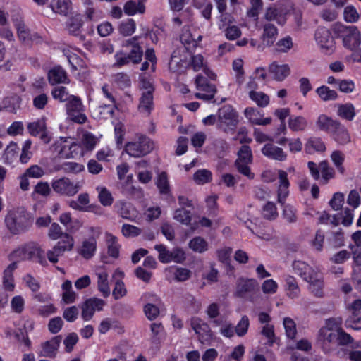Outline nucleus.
<instances>
[{
	"mask_svg": "<svg viewBox=\"0 0 361 361\" xmlns=\"http://www.w3.org/2000/svg\"><path fill=\"white\" fill-rule=\"evenodd\" d=\"M342 323L343 321L340 317L325 320L317 335V340L324 348L329 344L344 345L352 342L351 336L343 330Z\"/></svg>",
	"mask_w": 361,
	"mask_h": 361,
	"instance_id": "nucleus-1",
	"label": "nucleus"
},
{
	"mask_svg": "<svg viewBox=\"0 0 361 361\" xmlns=\"http://www.w3.org/2000/svg\"><path fill=\"white\" fill-rule=\"evenodd\" d=\"M101 234L100 227H88L86 230V235L82 238L76 248L78 255L85 260L93 258L97 251V240Z\"/></svg>",
	"mask_w": 361,
	"mask_h": 361,
	"instance_id": "nucleus-2",
	"label": "nucleus"
},
{
	"mask_svg": "<svg viewBox=\"0 0 361 361\" xmlns=\"http://www.w3.org/2000/svg\"><path fill=\"white\" fill-rule=\"evenodd\" d=\"M154 142L143 135H136L125 145V152L133 157H143L152 151Z\"/></svg>",
	"mask_w": 361,
	"mask_h": 361,
	"instance_id": "nucleus-3",
	"label": "nucleus"
},
{
	"mask_svg": "<svg viewBox=\"0 0 361 361\" xmlns=\"http://www.w3.org/2000/svg\"><path fill=\"white\" fill-rule=\"evenodd\" d=\"M140 90L141 92V96L138 109L141 113L149 115L154 107L153 92L154 87L152 80L144 76L141 77Z\"/></svg>",
	"mask_w": 361,
	"mask_h": 361,
	"instance_id": "nucleus-4",
	"label": "nucleus"
},
{
	"mask_svg": "<svg viewBox=\"0 0 361 361\" xmlns=\"http://www.w3.org/2000/svg\"><path fill=\"white\" fill-rule=\"evenodd\" d=\"M42 253L43 251L37 244L29 243L14 250L10 254V257L11 259L20 262L32 259L34 256L37 255L38 262L41 264H45L47 262L45 259L41 256Z\"/></svg>",
	"mask_w": 361,
	"mask_h": 361,
	"instance_id": "nucleus-5",
	"label": "nucleus"
},
{
	"mask_svg": "<svg viewBox=\"0 0 361 361\" xmlns=\"http://www.w3.org/2000/svg\"><path fill=\"white\" fill-rule=\"evenodd\" d=\"M339 36L343 46L348 50L355 51L361 45V31L356 26L341 27Z\"/></svg>",
	"mask_w": 361,
	"mask_h": 361,
	"instance_id": "nucleus-6",
	"label": "nucleus"
},
{
	"mask_svg": "<svg viewBox=\"0 0 361 361\" xmlns=\"http://www.w3.org/2000/svg\"><path fill=\"white\" fill-rule=\"evenodd\" d=\"M314 38L322 54L331 55L335 51L336 41L329 29L324 27L317 28Z\"/></svg>",
	"mask_w": 361,
	"mask_h": 361,
	"instance_id": "nucleus-7",
	"label": "nucleus"
},
{
	"mask_svg": "<svg viewBox=\"0 0 361 361\" xmlns=\"http://www.w3.org/2000/svg\"><path fill=\"white\" fill-rule=\"evenodd\" d=\"M67 118L76 123L83 124L87 120L85 108L81 100L77 97H71L66 104Z\"/></svg>",
	"mask_w": 361,
	"mask_h": 361,
	"instance_id": "nucleus-8",
	"label": "nucleus"
},
{
	"mask_svg": "<svg viewBox=\"0 0 361 361\" xmlns=\"http://www.w3.org/2000/svg\"><path fill=\"white\" fill-rule=\"evenodd\" d=\"M252 161L251 149L247 145H243L238 153V159L235 161V166L238 171L249 179H253L255 175L250 171V164Z\"/></svg>",
	"mask_w": 361,
	"mask_h": 361,
	"instance_id": "nucleus-9",
	"label": "nucleus"
},
{
	"mask_svg": "<svg viewBox=\"0 0 361 361\" xmlns=\"http://www.w3.org/2000/svg\"><path fill=\"white\" fill-rule=\"evenodd\" d=\"M154 248L159 253L158 259L162 263H182L185 259V253L182 249L175 248L170 251L164 245H157Z\"/></svg>",
	"mask_w": 361,
	"mask_h": 361,
	"instance_id": "nucleus-10",
	"label": "nucleus"
},
{
	"mask_svg": "<svg viewBox=\"0 0 361 361\" xmlns=\"http://www.w3.org/2000/svg\"><path fill=\"white\" fill-rule=\"evenodd\" d=\"M51 187L55 192L68 197L75 195L80 188L78 184H75L66 177L54 179L51 181Z\"/></svg>",
	"mask_w": 361,
	"mask_h": 361,
	"instance_id": "nucleus-11",
	"label": "nucleus"
},
{
	"mask_svg": "<svg viewBox=\"0 0 361 361\" xmlns=\"http://www.w3.org/2000/svg\"><path fill=\"white\" fill-rule=\"evenodd\" d=\"M94 274L96 277L97 290L104 297H108L111 293V288L107 268L104 265L97 266L94 269Z\"/></svg>",
	"mask_w": 361,
	"mask_h": 361,
	"instance_id": "nucleus-12",
	"label": "nucleus"
},
{
	"mask_svg": "<svg viewBox=\"0 0 361 361\" xmlns=\"http://www.w3.org/2000/svg\"><path fill=\"white\" fill-rule=\"evenodd\" d=\"M24 215L17 211H10L5 217V224L9 232L13 235L25 231Z\"/></svg>",
	"mask_w": 361,
	"mask_h": 361,
	"instance_id": "nucleus-13",
	"label": "nucleus"
},
{
	"mask_svg": "<svg viewBox=\"0 0 361 361\" xmlns=\"http://www.w3.org/2000/svg\"><path fill=\"white\" fill-rule=\"evenodd\" d=\"M196 88L199 91L195 93L196 98L204 101H209L214 98L216 93V87L214 85H210L207 80L201 75H197L195 81Z\"/></svg>",
	"mask_w": 361,
	"mask_h": 361,
	"instance_id": "nucleus-14",
	"label": "nucleus"
},
{
	"mask_svg": "<svg viewBox=\"0 0 361 361\" xmlns=\"http://www.w3.org/2000/svg\"><path fill=\"white\" fill-rule=\"evenodd\" d=\"M238 122L236 111L230 106H224L219 111L217 126L226 130L227 128L234 126Z\"/></svg>",
	"mask_w": 361,
	"mask_h": 361,
	"instance_id": "nucleus-15",
	"label": "nucleus"
},
{
	"mask_svg": "<svg viewBox=\"0 0 361 361\" xmlns=\"http://www.w3.org/2000/svg\"><path fill=\"white\" fill-rule=\"evenodd\" d=\"M287 9L281 4H274L268 7L264 13V18L267 21H276L279 25H283L287 20Z\"/></svg>",
	"mask_w": 361,
	"mask_h": 361,
	"instance_id": "nucleus-16",
	"label": "nucleus"
},
{
	"mask_svg": "<svg viewBox=\"0 0 361 361\" xmlns=\"http://www.w3.org/2000/svg\"><path fill=\"white\" fill-rule=\"evenodd\" d=\"M105 305V302L99 298H92L87 300L81 306L82 318L89 321L93 317L95 311H101Z\"/></svg>",
	"mask_w": 361,
	"mask_h": 361,
	"instance_id": "nucleus-17",
	"label": "nucleus"
},
{
	"mask_svg": "<svg viewBox=\"0 0 361 361\" xmlns=\"http://www.w3.org/2000/svg\"><path fill=\"white\" fill-rule=\"evenodd\" d=\"M192 329L198 336L202 343L207 342L212 340V333L209 325L198 317H193L190 320Z\"/></svg>",
	"mask_w": 361,
	"mask_h": 361,
	"instance_id": "nucleus-18",
	"label": "nucleus"
},
{
	"mask_svg": "<svg viewBox=\"0 0 361 361\" xmlns=\"http://www.w3.org/2000/svg\"><path fill=\"white\" fill-rule=\"evenodd\" d=\"M244 115L248 121L253 125L268 126L272 122L271 117H264L262 111L255 107H247Z\"/></svg>",
	"mask_w": 361,
	"mask_h": 361,
	"instance_id": "nucleus-19",
	"label": "nucleus"
},
{
	"mask_svg": "<svg viewBox=\"0 0 361 361\" xmlns=\"http://www.w3.org/2000/svg\"><path fill=\"white\" fill-rule=\"evenodd\" d=\"M72 143V138L70 137H60L51 146V150L53 153L56 154L62 158H70V148Z\"/></svg>",
	"mask_w": 361,
	"mask_h": 361,
	"instance_id": "nucleus-20",
	"label": "nucleus"
},
{
	"mask_svg": "<svg viewBox=\"0 0 361 361\" xmlns=\"http://www.w3.org/2000/svg\"><path fill=\"white\" fill-rule=\"evenodd\" d=\"M190 66L195 71H202L208 78L215 80L216 75L209 69L207 60L202 54H196L191 57Z\"/></svg>",
	"mask_w": 361,
	"mask_h": 361,
	"instance_id": "nucleus-21",
	"label": "nucleus"
},
{
	"mask_svg": "<svg viewBox=\"0 0 361 361\" xmlns=\"http://www.w3.org/2000/svg\"><path fill=\"white\" fill-rule=\"evenodd\" d=\"M63 53L73 69L78 70L85 66V63L82 57V54L80 50L70 47L64 49Z\"/></svg>",
	"mask_w": 361,
	"mask_h": 361,
	"instance_id": "nucleus-22",
	"label": "nucleus"
},
{
	"mask_svg": "<svg viewBox=\"0 0 361 361\" xmlns=\"http://www.w3.org/2000/svg\"><path fill=\"white\" fill-rule=\"evenodd\" d=\"M279 185L277 189V197L279 203L283 204L286 197L288 196V188L290 183L288 179V174L283 170L278 171Z\"/></svg>",
	"mask_w": 361,
	"mask_h": 361,
	"instance_id": "nucleus-23",
	"label": "nucleus"
},
{
	"mask_svg": "<svg viewBox=\"0 0 361 361\" xmlns=\"http://www.w3.org/2000/svg\"><path fill=\"white\" fill-rule=\"evenodd\" d=\"M262 153L267 157L279 161H284L287 159V153L281 147L267 143L262 149Z\"/></svg>",
	"mask_w": 361,
	"mask_h": 361,
	"instance_id": "nucleus-24",
	"label": "nucleus"
},
{
	"mask_svg": "<svg viewBox=\"0 0 361 361\" xmlns=\"http://www.w3.org/2000/svg\"><path fill=\"white\" fill-rule=\"evenodd\" d=\"M269 72L272 75L274 80L283 81L290 75V68L286 63H280L274 61L269 66Z\"/></svg>",
	"mask_w": 361,
	"mask_h": 361,
	"instance_id": "nucleus-25",
	"label": "nucleus"
},
{
	"mask_svg": "<svg viewBox=\"0 0 361 361\" xmlns=\"http://www.w3.org/2000/svg\"><path fill=\"white\" fill-rule=\"evenodd\" d=\"M284 282L283 289L287 298L290 300L298 299L301 295V290L297 280L291 276H287Z\"/></svg>",
	"mask_w": 361,
	"mask_h": 361,
	"instance_id": "nucleus-26",
	"label": "nucleus"
},
{
	"mask_svg": "<svg viewBox=\"0 0 361 361\" xmlns=\"http://www.w3.org/2000/svg\"><path fill=\"white\" fill-rule=\"evenodd\" d=\"M313 275L306 281L309 283V289L312 293L317 297H322L324 295L323 276L320 271L313 273Z\"/></svg>",
	"mask_w": 361,
	"mask_h": 361,
	"instance_id": "nucleus-27",
	"label": "nucleus"
},
{
	"mask_svg": "<svg viewBox=\"0 0 361 361\" xmlns=\"http://www.w3.org/2000/svg\"><path fill=\"white\" fill-rule=\"evenodd\" d=\"M278 36V29L271 23H266L263 26V32L261 36L262 45L270 47L274 44Z\"/></svg>",
	"mask_w": 361,
	"mask_h": 361,
	"instance_id": "nucleus-28",
	"label": "nucleus"
},
{
	"mask_svg": "<svg viewBox=\"0 0 361 361\" xmlns=\"http://www.w3.org/2000/svg\"><path fill=\"white\" fill-rule=\"evenodd\" d=\"M193 31H195V29L190 27H184L182 30L180 39L186 49L197 47L198 42L201 41L202 39L200 35H199L196 39L192 34Z\"/></svg>",
	"mask_w": 361,
	"mask_h": 361,
	"instance_id": "nucleus-29",
	"label": "nucleus"
},
{
	"mask_svg": "<svg viewBox=\"0 0 361 361\" xmlns=\"http://www.w3.org/2000/svg\"><path fill=\"white\" fill-rule=\"evenodd\" d=\"M17 268L16 262L11 263L3 272V286L6 290L13 292L16 285L13 277V272Z\"/></svg>",
	"mask_w": 361,
	"mask_h": 361,
	"instance_id": "nucleus-30",
	"label": "nucleus"
},
{
	"mask_svg": "<svg viewBox=\"0 0 361 361\" xmlns=\"http://www.w3.org/2000/svg\"><path fill=\"white\" fill-rule=\"evenodd\" d=\"M68 204L71 208L77 211H92V209H91V207L89 205L90 197L87 193H81L80 195H78L76 200H69Z\"/></svg>",
	"mask_w": 361,
	"mask_h": 361,
	"instance_id": "nucleus-31",
	"label": "nucleus"
},
{
	"mask_svg": "<svg viewBox=\"0 0 361 361\" xmlns=\"http://www.w3.org/2000/svg\"><path fill=\"white\" fill-rule=\"evenodd\" d=\"M149 165L147 160H140L136 163L137 176L141 183L147 184L152 179V173L147 169Z\"/></svg>",
	"mask_w": 361,
	"mask_h": 361,
	"instance_id": "nucleus-32",
	"label": "nucleus"
},
{
	"mask_svg": "<svg viewBox=\"0 0 361 361\" xmlns=\"http://www.w3.org/2000/svg\"><path fill=\"white\" fill-rule=\"evenodd\" d=\"M337 116L342 119L349 121H353L356 116L355 107L351 102L344 104H336Z\"/></svg>",
	"mask_w": 361,
	"mask_h": 361,
	"instance_id": "nucleus-33",
	"label": "nucleus"
},
{
	"mask_svg": "<svg viewBox=\"0 0 361 361\" xmlns=\"http://www.w3.org/2000/svg\"><path fill=\"white\" fill-rule=\"evenodd\" d=\"M295 272L298 274L305 281L313 274L319 271L317 269L313 268L302 261H295L293 264Z\"/></svg>",
	"mask_w": 361,
	"mask_h": 361,
	"instance_id": "nucleus-34",
	"label": "nucleus"
},
{
	"mask_svg": "<svg viewBox=\"0 0 361 361\" xmlns=\"http://www.w3.org/2000/svg\"><path fill=\"white\" fill-rule=\"evenodd\" d=\"M105 241L108 255L113 259H118L121 249V245L118 241V238L110 233H106Z\"/></svg>",
	"mask_w": 361,
	"mask_h": 361,
	"instance_id": "nucleus-35",
	"label": "nucleus"
},
{
	"mask_svg": "<svg viewBox=\"0 0 361 361\" xmlns=\"http://www.w3.org/2000/svg\"><path fill=\"white\" fill-rule=\"evenodd\" d=\"M61 341L60 336H56L50 341L43 343L42 344L41 355L49 357H55L60 346Z\"/></svg>",
	"mask_w": 361,
	"mask_h": 361,
	"instance_id": "nucleus-36",
	"label": "nucleus"
},
{
	"mask_svg": "<svg viewBox=\"0 0 361 361\" xmlns=\"http://www.w3.org/2000/svg\"><path fill=\"white\" fill-rule=\"evenodd\" d=\"M61 302L68 305L74 303L77 298V293L73 290L72 283L69 280H66L61 284Z\"/></svg>",
	"mask_w": 361,
	"mask_h": 361,
	"instance_id": "nucleus-37",
	"label": "nucleus"
},
{
	"mask_svg": "<svg viewBox=\"0 0 361 361\" xmlns=\"http://www.w3.org/2000/svg\"><path fill=\"white\" fill-rule=\"evenodd\" d=\"M59 221L72 233L78 231L82 226V222L79 220L73 219L72 214L69 212L62 213L59 216Z\"/></svg>",
	"mask_w": 361,
	"mask_h": 361,
	"instance_id": "nucleus-38",
	"label": "nucleus"
},
{
	"mask_svg": "<svg viewBox=\"0 0 361 361\" xmlns=\"http://www.w3.org/2000/svg\"><path fill=\"white\" fill-rule=\"evenodd\" d=\"M185 53L183 51L180 54V51H175L169 62V68L172 71H180L183 68H185L188 65L186 61Z\"/></svg>",
	"mask_w": 361,
	"mask_h": 361,
	"instance_id": "nucleus-39",
	"label": "nucleus"
},
{
	"mask_svg": "<svg viewBox=\"0 0 361 361\" xmlns=\"http://www.w3.org/2000/svg\"><path fill=\"white\" fill-rule=\"evenodd\" d=\"M145 0H138L136 3L134 1H128L123 6L124 13L128 16H134L137 13L142 14L145 11Z\"/></svg>",
	"mask_w": 361,
	"mask_h": 361,
	"instance_id": "nucleus-40",
	"label": "nucleus"
},
{
	"mask_svg": "<svg viewBox=\"0 0 361 361\" xmlns=\"http://www.w3.org/2000/svg\"><path fill=\"white\" fill-rule=\"evenodd\" d=\"M247 96L258 107H267L270 103L269 96L262 91H250Z\"/></svg>",
	"mask_w": 361,
	"mask_h": 361,
	"instance_id": "nucleus-41",
	"label": "nucleus"
},
{
	"mask_svg": "<svg viewBox=\"0 0 361 361\" xmlns=\"http://www.w3.org/2000/svg\"><path fill=\"white\" fill-rule=\"evenodd\" d=\"M49 82L51 85L65 83L67 80L66 71L60 66L51 68L48 73Z\"/></svg>",
	"mask_w": 361,
	"mask_h": 361,
	"instance_id": "nucleus-42",
	"label": "nucleus"
},
{
	"mask_svg": "<svg viewBox=\"0 0 361 361\" xmlns=\"http://www.w3.org/2000/svg\"><path fill=\"white\" fill-rule=\"evenodd\" d=\"M50 7L54 13L67 16L71 9L70 0H51Z\"/></svg>",
	"mask_w": 361,
	"mask_h": 361,
	"instance_id": "nucleus-43",
	"label": "nucleus"
},
{
	"mask_svg": "<svg viewBox=\"0 0 361 361\" xmlns=\"http://www.w3.org/2000/svg\"><path fill=\"white\" fill-rule=\"evenodd\" d=\"M15 26L20 40L23 42H28L30 40L37 42L39 37L37 35H31L30 30L27 28L23 22L17 20Z\"/></svg>",
	"mask_w": 361,
	"mask_h": 361,
	"instance_id": "nucleus-44",
	"label": "nucleus"
},
{
	"mask_svg": "<svg viewBox=\"0 0 361 361\" xmlns=\"http://www.w3.org/2000/svg\"><path fill=\"white\" fill-rule=\"evenodd\" d=\"M119 106L118 105H113V104H101L98 107H97L94 110L93 114L94 116L100 119H107L109 118H111L114 110L116 109H118Z\"/></svg>",
	"mask_w": 361,
	"mask_h": 361,
	"instance_id": "nucleus-45",
	"label": "nucleus"
},
{
	"mask_svg": "<svg viewBox=\"0 0 361 361\" xmlns=\"http://www.w3.org/2000/svg\"><path fill=\"white\" fill-rule=\"evenodd\" d=\"M305 150L307 154L323 152L326 150V146L320 138L311 137L305 145Z\"/></svg>",
	"mask_w": 361,
	"mask_h": 361,
	"instance_id": "nucleus-46",
	"label": "nucleus"
},
{
	"mask_svg": "<svg viewBox=\"0 0 361 361\" xmlns=\"http://www.w3.org/2000/svg\"><path fill=\"white\" fill-rule=\"evenodd\" d=\"M319 98L323 102L335 101L338 98L336 91L330 89L326 85H322L315 90Z\"/></svg>",
	"mask_w": 361,
	"mask_h": 361,
	"instance_id": "nucleus-47",
	"label": "nucleus"
},
{
	"mask_svg": "<svg viewBox=\"0 0 361 361\" xmlns=\"http://www.w3.org/2000/svg\"><path fill=\"white\" fill-rule=\"evenodd\" d=\"M136 37H134L126 42V46H130L131 49L128 54V57L134 63H138L141 60L143 54V51L141 47L135 43Z\"/></svg>",
	"mask_w": 361,
	"mask_h": 361,
	"instance_id": "nucleus-48",
	"label": "nucleus"
},
{
	"mask_svg": "<svg viewBox=\"0 0 361 361\" xmlns=\"http://www.w3.org/2000/svg\"><path fill=\"white\" fill-rule=\"evenodd\" d=\"M257 286V281L253 279H241L238 281L236 292L243 296L244 294L252 291Z\"/></svg>",
	"mask_w": 361,
	"mask_h": 361,
	"instance_id": "nucleus-49",
	"label": "nucleus"
},
{
	"mask_svg": "<svg viewBox=\"0 0 361 361\" xmlns=\"http://www.w3.org/2000/svg\"><path fill=\"white\" fill-rule=\"evenodd\" d=\"M334 139L341 145H345L350 142L348 130L340 123H338L334 128Z\"/></svg>",
	"mask_w": 361,
	"mask_h": 361,
	"instance_id": "nucleus-50",
	"label": "nucleus"
},
{
	"mask_svg": "<svg viewBox=\"0 0 361 361\" xmlns=\"http://www.w3.org/2000/svg\"><path fill=\"white\" fill-rule=\"evenodd\" d=\"M338 123L336 120L322 114L318 116L316 121V126L320 130L329 131L331 128H334Z\"/></svg>",
	"mask_w": 361,
	"mask_h": 361,
	"instance_id": "nucleus-51",
	"label": "nucleus"
},
{
	"mask_svg": "<svg viewBox=\"0 0 361 361\" xmlns=\"http://www.w3.org/2000/svg\"><path fill=\"white\" fill-rule=\"evenodd\" d=\"M188 247L195 252L203 253L209 250V243L204 238L197 236L190 240Z\"/></svg>",
	"mask_w": 361,
	"mask_h": 361,
	"instance_id": "nucleus-52",
	"label": "nucleus"
},
{
	"mask_svg": "<svg viewBox=\"0 0 361 361\" xmlns=\"http://www.w3.org/2000/svg\"><path fill=\"white\" fill-rule=\"evenodd\" d=\"M60 238L61 240L55 245L60 251L64 253L73 249L75 240L70 233L65 232Z\"/></svg>",
	"mask_w": 361,
	"mask_h": 361,
	"instance_id": "nucleus-53",
	"label": "nucleus"
},
{
	"mask_svg": "<svg viewBox=\"0 0 361 361\" xmlns=\"http://www.w3.org/2000/svg\"><path fill=\"white\" fill-rule=\"evenodd\" d=\"M288 123L289 128L293 132L303 131L307 126L306 118L302 116L290 117Z\"/></svg>",
	"mask_w": 361,
	"mask_h": 361,
	"instance_id": "nucleus-54",
	"label": "nucleus"
},
{
	"mask_svg": "<svg viewBox=\"0 0 361 361\" xmlns=\"http://www.w3.org/2000/svg\"><path fill=\"white\" fill-rule=\"evenodd\" d=\"M96 190L98 193V200L104 207H109L113 204V195L106 187L98 186Z\"/></svg>",
	"mask_w": 361,
	"mask_h": 361,
	"instance_id": "nucleus-55",
	"label": "nucleus"
},
{
	"mask_svg": "<svg viewBox=\"0 0 361 361\" xmlns=\"http://www.w3.org/2000/svg\"><path fill=\"white\" fill-rule=\"evenodd\" d=\"M97 143V139L94 135L91 133H86L83 135L82 140L79 144L80 145L83 152L85 154L87 152H91L94 149Z\"/></svg>",
	"mask_w": 361,
	"mask_h": 361,
	"instance_id": "nucleus-56",
	"label": "nucleus"
},
{
	"mask_svg": "<svg viewBox=\"0 0 361 361\" xmlns=\"http://www.w3.org/2000/svg\"><path fill=\"white\" fill-rule=\"evenodd\" d=\"M156 185L161 194L167 195L170 192V185L168 176L165 172L158 174Z\"/></svg>",
	"mask_w": 361,
	"mask_h": 361,
	"instance_id": "nucleus-57",
	"label": "nucleus"
},
{
	"mask_svg": "<svg viewBox=\"0 0 361 361\" xmlns=\"http://www.w3.org/2000/svg\"><path fill=\"white\" fill-rule=\"evenodd\" d=\"M136 29V24L133 19L129 18L122 21L118 25V32L123 36L133 35Z\"/></svg>",
	"mask_w": 361,
	"mask_h": 361,
	"instance_id": "nucleus-58",
	"label": "nucleus"
},
{
	"mask_svg": "<svg viewBox=\"0 0 361 361\" xmlns=\"http://www.w3.org/2000/svg\"><path fill=\"white\" fill-rule=\"evenodd\" d=\"M193 180L197 185H204L212 180V173L207 169H200L194 173Z\"/></svg>",
	"mask_w": 361,
	"mask_h": 361,
	"instance_id": "nucleus-59",
	"label": "nucleus"
},
{
	"mask_svg": "<svg viewBox=\"0 0 361 361\" xmlns=\"http://www.w3.org/2000/svg\"><path fill=\"white\" fill-rule=\"evenodd\" d=\"M343 18L347 23H354L358 21L360 14L355 6L349 5L343 10Z\"/></svg>",
	"mask_w": 361,
	"mask_h": 361,
	"instance_id": "nucleus-60",
	"label": "nucleus"
},
{
	"mask_svg": "<svg viewBox=\"0 0 361 361\" xmlns=\"http://www.w3.org/2000/svg\"><path fill=\"white\" fill-rule=\"evenodd\" d=\"M283 325L287 337L294 339L297 334L296 324L294 320L290 317H284Z\"/></svg>",
	"mask_w": 361,
	"mask_h": 361,
	"instance_id": "nucleus-61",
	"label": "nucleus"
},
{
	"mask_svg": "<svg viewBox=\"0 0 361 361\" xmlns=\"http://www.w3.org/2000/svg\"><path fill=\"white\" fill-rule=\"evenodd\" d=\"M173 219L185 225H188L191 221L190 212L183 208H179L175 210Z\"/></svg>",
	"mask_w": 361,
	"mask_h": 361,
	"instance_id": "nucleus-62",
	"label": "nucleus"
},
{
	"mask_svg": "<svg viewBox=\"0 0 361 361\" xmlns=\"http://www.w3.org/2000/svg\"><path fill=\"white\" fill-rule=\"evenodd\" d=\"M293 46L292 38L286 36L280 39L275 44V49L277 52L286 53L292 49Z\"/></svg>",
	"mask_w": 361,
	"mask_h": 361,
	"instance_id": "nucleus-63",
	"label": "nucleus"
},
{
	"mask_svg": "<svg viewBox=\"0 0 361 361\" xmlns=\"http://www.w3.org/2000/svg\"><path fill=\"white\" fill-rule=\"evenodd\" d=\"M18 153V147L16 142H11L6 147L4 157L6 163H11L17 157Z\"/></svg>",
	"mask_w": 361,
	"mask_h": 361,
	"instance_id": "nucleus-64",
	"label": "nucleus"
}]
</instances>
